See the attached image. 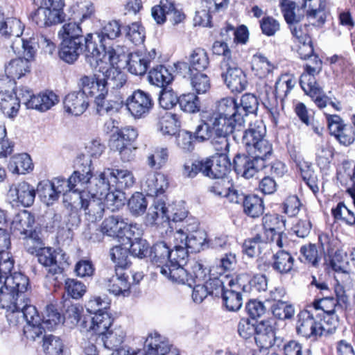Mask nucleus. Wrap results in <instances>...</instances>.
Returning <instances> with one entry per match:
<instances>
[{
  "label": "nucleus",
  "mask_w": 355,
  "mask_h": 355,
  "mask_svg": "<svg viewBox=\"0 0 355 355\" xmlns=\"http://www.w3.org/2000/svg\"><path fill=\"white\" fill-rule=\"evenodd\" d=\"M112 170L111 168H105L101 172L98 178L96 179V189L93 191H89L92 196L99 198H103L107 192L111 190L112 182H111Z\"/></svg>",
  "instance_id": "41"
},
{
  "label": "nucleus",
  "mask_w": 355,
  "mask_h": 355,
  "mask_svg": "<svg viewBox=\"0 0 355 355\" xmlns=\"http://www.w3.org/2000/svg\"><path fill=\"white\" fill-rule=\"evenodd\" d=\"M44 327L42 326V319L38 314L37 310L35 314L32 315L28 319L26 324L24 327V334L26 338L31 340H35L43 334Z\"/></svg>",
  "instance_id": "43"
},
{
  "label": "nucleus",
  "mask_w": 355,
  "mask_h": 355,
  "mask_svg": "<svg viewBox=\"0 0 355 355\" xmlns=\"http://www.w3.org/2000/svg\"><path fill=\"white\" fill-rule=\"evenodd\" d=\"M228 287L220 295L225 308L230 311H236L240 309L243 304L241 285L235 283L234 279H228Z\"/></svg>",
  "instance_id": "21"
},
{
  "label": "nucleus",
  "mask_w": 355,
  "mask_h": 355,
  "mask_svg": "<svg viewBox=\"0 0 355 355\" xmlns=\"http://www.w3.org/2000/svg\"><path fill=\"white\" fill-rule=\"evenodd\" d=\"M103 64H100L96 68H98V71L102 72L104 75L103 78H100L97 80V82L94 84V87L92 88V92H88L87 96H102L106 95L108 91L107 84L109 80H113L118 77L119 79H121L123 75L119 72L114 66L107 64V60H104Z\"/></svg>",
  "instance_id": "16"
},
{
  "label": "nucleus",
  "mask_w": 355,
  "mask_h": 355,
  "mask_svg": "<svg viewBox=\"0 0 355 355\" xmlns=\"http://www.w3.org/2000/svg\"><path fill=\"white\" fill-rule=\"evenodd\" d=\"M148 80L150 84L159 87H163L172 81L173 76L166 67L163 65H159L150 70Z\"/></svg>",
  "instance_id": "40"
},
{
  "label": "nucleus",
  "mask_w": 355,
  "mask_h": 355,
  "mask_svg": "<svg viewBox=\"0 0 355 355\" xmlns=\"http://www.w3.org/2000/svg\"><path fill=\"white\" fill-rule=\"evenodd\" d=\"M274 68L273 64H271L266 57L261 54L254 55L252 69L259 77L263 78L266 76L272 71Z\"/></svg>",
  "instance_id": "50"
},
{
  "label": "nucleus",
  "mask_w": 355,
  "mask_h": 355,
  "mask_svg": "<svg viewBox=\"0 0 355 355\" xmlns=\"http://www.w3.org/2000/svg\"><path fill=\"white\" fill-rule=\"evenodd\" d=\"M295 85L294 80L287 75L280 76L275 83V91L270 86L266 85L263 94V104L272 117V121L277 124L279 107L278 98L286 97Z\"/></svg>",
  "instance_id": "4"
},
{
  "label": "nucleus",
  "mask_w": 355,
  "mask_h": 355,
  "mask_svg": "<svg viewBox=\"0 0 355 355\" xmlns=\"http://www.w3.org/2000/svg\"><path fill=\"white\" fill-rule=\"evenodd\" d=\"M34 223V216L28 211L24 210L15 216L12 227L21 234L28 235L33 232L32 226Z\"/></svg>",
  "instance_id": "35"
},
{
  "label": "nucleus",
  "mask_w": 355,
  "mask_h": 355,
  "mask_svg": "<svg viewBox=\"0 0 355 355\" xmlns=\"http://www.w3.org/2000/svg\"><path fill=\"white\" fill-rule=\"evenodd\" d=\"M330 134L334 135L340 144L349 146L355 140V130L350 125L344 123L336 114H325Z\"/></svg>",
  "instance_id": "9"
},
{
  "label": "nucleus",
  "mask_w": 355,
  "mask_h": 355,
  "mask_svg": "<svg viewBox=\"0 0 355 355\" xmlns=\"http://www.w3.org/2000/svg\"><path fill=\"white\" fill-rule=\"evenodd\" d=\"M8 168L13 173L25 174L33 168L30 156L26 153L13 156L9 163Z\"/></svg>",
  "instance_id": "44"
},
{
  "label": "nucleus",
  "mask_w": 355,
  "mask_h": 355,
  "mask_svg": "<svg viewBox=\"0 0 355 355\" xmlns=\"http://www.w3.org/2000/svg\"><path fill=\"white\" fill-rule=\"evenodd\" d=\"M243 207L244 213L252 218L260 216L264 210L263 200L256 195L246 196L243 202Z\"/></svg>",
  "instance_id": "42"
},
{
  "label": "nucleus",
  "mask_w": 355,
  "mask_h": 355,
  "mask_svg": "<svg viewBox=\"0 0 355 355\" xmlns=\"http://www.w3.org/2000/svg\"><path fill=\"white\" fill-rule=\"evenodd\" d=\"M266 130L262 121H257L250 125L243 135V142L248 148L265 138Z\"/></svg>",
  "instance_id": "33"
},
{
  "label": "nucleus",
  "mask_w": 355,
  "mask_h": 355,
  "mask_svg": "<svg viewBox=\"0 0 355 355\" xmlns=\"http://www.w3.org/2000/svg\"><path fill=\"white\" fill-rule=\"evenodd\" d=\"M320 259L321 254H319L315 245L309 244L301 248L300 259L302 263L315 266Z\"/></svg>",
  "instance_id": "60"
},
{
  "label": "nucleus",
  "mask_w": 355,
  "mask_h": 355,
  "mask_svg": "<svg viewBox=\"0 0 355 355\" xmlns=\"http://www.w3.org/2000/svg\"><path fill=\"white\" fill-rule=\"evenodd\" d=\"M22 26L19 20L13 18H8L6 21L0 22V34L5 37H14L15 40L10 45L15 53L21 46L24 58H28L31 61L36 53V48L38 47L37 35H33L28 38H21L22 34Z\"/></svg>",
  "instance_id": "2"
},
{
  "label": "nucleus",
  "mask_w": 355,
  "mask_h": 355,
  "mask_svg": "<svg viewBox=\"0 0 355 355\" xmlns=\"http://www.w3.org/2000/svg\"><path fill=\"white\" fill-rule=\"evenodd\" d=\"M128 205L133 215L140 216L145 213L148 203L141 193L136 192L130 198Z\"/></svg>",
  "instance_id": "64"
},
{
  "label": "nucleus",
  "mask_w": 355,
  "mask_h": 355,
  "mask_svg": "<svg viewBox=\"0 0 355 355\" xmlns=\"http://www.w3.org/2000/svg\"><path fill=\"white\" fill-rule=\"evenodd\" d=\"M100 231L103 234L117 239L119 241L139 239L143 234L140 225L128 223L122 216L112 215L106 218L102 223Z\"/></svg>",
  "instance_id": "3"
},
{
  "label": "nucleus",
  "mask_w": 355,
  "mask_h": 355,
  "mask_svg": "<svg viewBox=\"0 0 355 355\" xmlns=\"http://www.w3.org/2000/svg\"><path fill=\"white\" fill-rule=\"evenodd\" d=\"M178 126L176 115L171 113H166L159 122V130L163 135H175Z\"/></svg>",
  "instance_id": "62"
},
{
  "label": "nucleus",
  "mask_w": 355,
  "mask_h": 355,
  "mask_svg": "<svg viewBox=\"0 0 355 355\" xmlns=\"http://www.w3.org/2000/svg\"><path fill=\"white\" fill-rule=\"evenodd\" d=\"M320 322L315 320L312 313L307 310L300 311L297 315V332L306 338L322 335Z\"/></svg>",
  "instance_id": "19"
},
{
  "label": "nucleus",
  "mask_w": 355,
  "mask_h": 355,
  "mask_svg": "<svg viewBox=\"0 0 355 355\" xmlns=\"http://www.w3.org/2000/svg\"><path fill=\"white\" fill-rule=\"evenodd\" d=\"M36 310L35 306L29 304L27 300L22 305L19 303L15 307L6 310V316L10 325L17 326L24 321L26 322L32 315L35 314Z\"/></svg>",
  "instance_id": "24"
},
{
  "label": "nucleus",
  "mask_w": 355,
  "mask_h": 355,
  "mask_svg": "<svg viewBox=\"0 0 355 355\" xmlns=\"http://www.w3.org/2000/svg\"><path fill=\"white\" fill-rule=\"evenodd\" d=\"M92 160L89 155H80L77 157L76 161H75V166H76V171L73 172V177L72 178V180H73L74 178H76L77 174H83L84 175L83 180H91L92 178Z\"/></svg>",
  "instance_id": "52"
},
{
  "label": "nucleus",
  "mask_w": 355,
  "mask_h": 355,
  "mask_svg": "<svg viewBox=\"0 0 355 355\" xmlns=\"http://www.w3.org/2000/svg\"><path fill=\"white\" fill-rule=\"evenodd\" d=\"M227 268H195L193 272L198 281L205 282L210 295L220 297L228 287V279H233L226 274Z\"/></svg>",
  "instance_id": "6"
},
{
  "label": "nucleus",
  "mask_w": 355,
  "mask_h": 355,
  "mask_svg": "<svg viewBox=\"0 0 355 355\" xmlns=\"http://www.w3.org/2000/svg\"><path fill=\"white\" fill-rule=\"evenodd\" d=\"M121 35V24L118 20H111L104 24L94 33L85 35V60L92 68H96L104 60L114 66L119 61V56L112 47L113 41Z\"/></svg>",
  "instance_id": "1"
},
{
  "label": "nucleus",
  "mask_w": 355,
  "mask_h": 355,
  "mask_svg": "<svg viewBox=\"0 0 355 355\" xmlns=\"http://www.w3.org/2000/svg\"><path fill=\"white\" fill-rule=\"evenodd\" d=\"M31 71V61L28 58H17L11 60L6 66L5 71L8 78L19 79Z\"/></svg>",
  "instance_id": "29"
},
{
  "label": "nucleus",
  "mask_w": 355,
  "mask_h": 355,
  "mask_svg": "<svg viewBox=\"0 0 355 355\" xmlns=\"http://www.w3.org/2000/svg\"><path fill=\"white\" fill-rule=\"evenodd\" d=\"M168 187V178L162 173H148L143 182L144 190L150 196H157L159 194H162Z\"/></svg>",
  "instance_id": "23"
},
{
  "label": "nucleus",
  "mask_w": 355,
  "mask_h": 355,
  "mask_svg": "<svg viewBox=\"0 0 355 355\" xmlns=\"http://www.w3.org/2000/svg\"><path fill=\"white\" fill-rule=\"evenodd\" d=\"M212 112L230 119H234L238 123H244V119H242L241 114L239 113L238 103L232 97L220 99L217 103L216 110Z\"/></svg>",
  "instance_id": "28"
},
{
  "label": "nucleus",
  "mask_w": 355,
  "mask_h": 355,
  "mask_svg": "<svg viewBox=\"0 0 355 355\" xmlns=\"http://www.w3.org/2000/svg\"><path fill=\"white\" fill-rule=\"evenodd\" d=\"M254 339L258 347L255 355H267L275 341L274 329L268 321H261L257 324Z\"/></svg>",
  "instance_id": "15"
},
{
  "label": "nucleus",
  "mask_w": 355,
  "mask_h": 355,
  "mask_svg": "<svg viewBox=\"0 0 355 355\" xmlns=\"http://www.w3.org/2000/svg\"><path fill=\"white\" fill-rule=\"evenodd\" d=\"M146 355H178V349L157 333L151 334L146 340Z\"/></svg>",
  "instance_id": "20"
},
{
  "label": "nucleus",
  "mask_w": 355,
  "mask_h": 355,
  "mask_svg": "<svg viewBox=\"0 0 355 355\" xmlns=\"http://www.w3.org/2000/svg\"><path fill=\"white\" fill-rule=\"evenodd\" d=\"M30 19L39 27H47L62 22V14L58 11H53L46 9V7L37 8L30 15Z\"/></svg>",
  "instance_id": "25"
},
{
  "label": "nucleus",
  "mask_w": 355,
  "mask_h": 355,
  "mask_svg": "<svg viewBox=\"0 0 355 355\" xmlns=\"http://www.w3.org/2000/svg\"><path fill=\"white\" fill-rule=\"evenodd\" d=\"M248 150L252 153V156L257 159H261L265 162V159L268 156L271 155L272 152V147L269 141L264 138L248 147Z\"/></svg>",
  "instance_id": "56"
},
{
  "label": "nucleus",
  "mask_w": 355,
  "mask_h": 355,
  "mask_svg": "<svg viewBox=\"0 0 355 355\" xmlns=\"http://www.w3.org/2000/svg\"><path fill=\"white\" fill-rule=\"evenodd\" d=\"M178 103L181 110L188 113H195L200 110L199 98L193 93L181 95L179 97Z\"/></svg>",
  "instance_id": "58"
},
{
  "label": "nucleus",
  "mask_w": 355,
  "mask_h": 355,
  "mask_svg": "<svg viewBox=\"0 0 355 355\" xmlns=\"http://www.w3.org/2000/svg\"><path fill=\"white\" fill-rule=\"evenodd\" d=\"M129 268H110L102 272L103 277L98 280L111 294L116 296L128 297L130 294Z\"/></svg>",
  "instance_id": "5"
},
{
  "label": "nucleus",
  "mask_w": 355,
  "mask_h": 355,
  "mask_svg": "<svg viewBox=\"0 0 355 355\" xmlns=\"http://www.w3.org/2000/svg\"><path fill=\"white\" fill-rule=\"evenodd\" d=\"M5 276L3 284L8 288L15 290L19 296L27 291L29 285L28 278L19 272H9Z\"/></svg>",
  "instance_id": "37"
},
{
  "label": "nucleus",
  "mask_w": 355,
  "mask_h": 355,
  "mask_svg": "<svg viewBox=\"0 0 355 355\" xmlns=\"http://www.w3.org/2000/svg\"><path fill=\"white\" fill-rule=\"evenodd\" d=\"M42 321V324H43L46 329L53 330L57 326L62 323L63 318L57 309L53 305L51 304L46 306Z\"/></svg>",
  "instance_id": "51"
},
{
  "label": "nucleus",
  "mask_w": 355,
  "mask_h": 355,
  "mask_svg": "<svg viewBox=\"0 0 355 355\" xmlns=\"http://www.w3.org/2000/svg\"><path fill=\"white\" fill-rule=\"evenodd\" d=\"M204 175L220 179L224 178L230 171L231 163L226 155H218L211 159H205Z\"/></svg>",
  "instance_id": "18"
},
{
  "label": "nucleus",
  "mask_w": 355,
  "mask_h": 355,
  "mask_svg": "<svg viewBox=\"0 0 355 355\" xmlns=\"http://www.w3.org/2000/svg\"><path fill=\"white\" fill-rule=\"evenodd\" d=\"M85 49V42L62 40L58 52L60 58L68 64H73Z\"/></svg>",
  "instance_id": "27"
},
{
  "label": "nucleus",
  "mask_w": 355,
  "mask_h": 355,
  "mask_svg": "<svg viewBox=\"0 0 355 355\" xmlns=\"http://www.w3.org/2000/svg\"><path fill=\"white\" fill-rule=\"evenodd\" d=\"M126 106L132 116L135 119H142L150 112L154 101L150 94L137 89L128 97Z\"/></svg>",
  "instance_id": "8"
},
{
  "label": "nucleus",
  "mask_w": 355,
  "mask_h": 355,
  "mask_svg": "<svg viewBox=\"0 0 355 355\" xmlns=\"http://www.w3.org/2000/svg\"><path fill=\"white\" fill-rule=\"evenodd\" d=\"M58 102V96L53 92L40 93L33 96L31 101V108L45 112L51 109Z\"/></svg>",
  "instance_id": "36"
},
{
  "label": "nucleus",
  "mask_w": 355,
  "mask_h": 355,
  "mask_svg": "<svg viewBox=\"0 0 355 355\" xmlns=\"http://www.w3.org/2000/svg\"><path fill=\"white\" fill-rule=\"evenodd\" d=\"M262 225L265 234L272 239L276 233L284 226V222L278 215L266 214L262 218Z\"/></svg>",
  "instance_id": "47"
},
{
  "label": "nucleus",
  "mask_w": 355,
  "mask_h": 355,
  "mask_svg": "<svg viewBox=\"0 0 355 355\" xmlns=\"http://www.w3.org/2000/svg\"><path fill=\"white\" fill-rule=\"evenodd\" d=\"M258 101L257 97L252 94H243L241 99L240 103H238L239 113L241 114L242 119L248 114L254 113L258 109Z\"/></svg>",
  "instance_id": "55"
},
{
  "label": "nucleus",
  "mask_w": 355,
  "mask_h": 355,
  "mask_svg": "<svg viewBox=\"0 0 355 355\" xmlns=\"http://www.w3.org/2000/svg\"><path fill=\"white\" fill-rule=\"evenodd\" d=\"M190 78L191 87L197 94H205L210 89V80L206 74L190 73Z\"/></svg>",
  "instance_id": "63"
},
{
  "label": "nucleus",
  "mask_w": 355,
  "mask_h": 355,
  "mask_svg": "<svg viewBox=\"0 0 355 355\" xmlns=\"http://www.w3.org/2000/svg\"><path fill=\"white\" fill-rule=\"evenodd\" d=\"M63 103L64 108L67 113L80 116L87 109L89 100L83 92L77 91L68 94L65 96Z\"/></svg>",
  "instance_id": "22"
},
{
  "label": "nucleus",
  "mask_w": 355,
  "mask_h": 355,
  "mask_svg": "<svg viewBox=\"0 0 355 355\" xmlns=\"http://www.w3.org/2000/svg\"><path fill=\"white\" fill-rule=\"evenodd\" d=\"M8 195L16 204H19L24 207H29L35 202L36 190L33 185L23 181L12 184Z\"/></svg>",
  "instance_id": "14"
},
{
  "label": "nucleus",
  "mask_w": 355,
  "mask_h": 355,
  "mask_svg": "<svg viewBox=\"0 0 355 355\" xmlns=\"http://www.w3.org/2000/svg\"><path fill=\"white\" fill-rule=\"evenodd\" d=\"M291 157L295 162L296 167L300 171L304 180H310L311 176L314 175V171L311 163L306 162L300 154L295 151L291 152Z\"/></svg>",
  "instance_id": "57"
},
{
  "label": "nucleus",
  "mask_w": 355,
  "mask_h": 355,
  "mask_svg": "<svg viewBox=\"0 0 355 355\" xmlns=\"http://www.w3.org/2000/svg\"><path fill=\"white\" fill-rule=\"evenodd\" d=\"M236 173L246 179L252 178L265 167V162L254 156L237 154L233 160Z\"/></svg>",
  "instance_id": "13"
},
{
  "label": "nucleus",
  "mask_w": 355,
  "mask_h": 355,
  "mask_svg": "<svg viewBox=\"0 0 355 355\" xmlns=\"http://www.w3.org/2000/svg\"><path fill=\"white\" fill-rule=\"evenodd\" d=\"M209 64V59L207 51L202 48L193 50L188 58L189 71L200 72L205 70Z\"/></svg>",
  "instance_id": "32"
},
{
  "label": "nucleus",
  "mask_w": 355,
  "mask_h": 355,
  "mask_svg": "<svg viewBox=\"0 0 355 355\" xmlns=\"http://www.w3.org/2000/svg\"><path fill=\"white\" fill-rule=\"evenodd\" d=\"M168 159V149L166 147H157L148 156L147 163L152 168L160 169L166 164Z\"/></svg>",
  "instance_id": "49"
},
{
  "label": "nucleus",
  "mask_w": 355,
  "mask_h": 355,
  "mask_svg": "<svg viewBox=\"0 0 355 355\" xmlns=\"http://www.w3.org/2000/svg\"><path fill=\"white\" fill-rule=\"evenodd\" d=\"M125 31L126 37L135 45L144 42L145 40L144 28L139 22H134L128 25Z\"/></svg>",
  "instance_id": "61"
},
{
  "label": "nucleus",
  "mask_w": 355,
  "mask_h": 355,
  "mask_svg": "<svg viewBox=\"0 0 355 355\" xmlns=\"http://www.w3.org/2000/svg\"><path fill=\"white\" fill-rule=\"evenodd\" d=\"M79 200L81 209L85 211V220L89 224H95L102 219L105 205L101 198L94 197L90 192H82Z\"/></svg>",
  "instance_id": "10"
},
{
  "label": "nucleus",
  "mask_w": 355,
  "mask_h": 355,
  "mask_svg": "<svg viewBox=\"0 0 355 355\" xmlns=\"http://www.w3.org/2000/svg\"><path fill=\"white\" fill-rule=\"evenodd\" d=\"M58 36L62 40L81 42L85 43V36L83 35V30L79 24L69 22L64 24L58 32Z\"/></svg>",
  "instance_id": "38"
},
{
  "label": "nucleus",
  "mask_w": 355,
  "mask_h": 355,
  "mask_svg": "<svg viewBox=\"0 0 355 355\" xmlns=\"http://www.w3.org/2000/svg\"><path fill=\"white\" fill-rule=\"evenodd\" d=\"M160 273L168 280L178 284H188L191 286V283L196 279L195 268H159Z\"/></svg>",
  "instance_id": "26"
},
{
  "label": "nucleus",
  "mask_w": 355,
  "mask_h": 355,
  "mask_svg": "<svg viewBox=\"0 0 355 355\" xmlns=\"http://www.w3.org/2000/svg\"><path fill=\"white\" fill-rule=\"evenodd\" d=\"M27 300L24 294L19 296L15 290L7 287L4 284L0 286V306L2 309H10L15 307L19 303L20 305H22Z\"/></svg>",
  "instance_id": "30"
},
{
  "label": "nucleus",
  "mask_w": 355,
  "mask_h": 355,
  "mask_svg": "<svg viewBox=\"0 0 355 355\" xmlns=\"http://www.w3.org/2000/svg\"><path fill=\"white\" fill-rule=\"evenodd\" d=\"M203 121L211 127L213 132L232 134L239 131L243 123H238L234 119H230L213 112H205L202 115Z\"/></svg>",
  "instance_id": "11"
},
{
  "label": "nucleus",
  "mask_w": 355,
  "mask_h": 355,
  "mask_svg": "<svg viewBox=\"0 0 355 355\" xmlns=\"http://www.w3.org/2000/svg\"><path fill=\"white\" fill-rule=\"evenodd\" d=\"M220 68L223 71L222 78L232 92L240 93L246 89V75L235 61L226 60L221 62Z\"/></svg>",
  "instance_id": "7"
},
{
  "label": "nucleus",
  "mask_w": 355,
  "mask_h": 355,
  "mask_svg": "<svg viewBox=\"0 0 355 355\" xmlns=\"http://www.w3.org/2000/svg\"><path fill=\"white\" fill-rule=\"evenodd\" d=\"M309 71H304L300 76V84L303 91L308 95L315 94L320 89H322L316 82L315 76Z\"/></svg>",
  "instance_id": "59"
},
{
  "label": "nucleus",
  "mask_w": 355,
  "mask_h": 355,
  "mask_svg": "<svg viewBox=\"0 0 355 355\" xmlns=\"http://www.w3.org/2000/svg\"><path fill=\"white\" fill-rule=\"evenodd\" d=\"M42 347L46 355H62L64 345L62 340L58 336H45Z\"/></svg>",
  "instance_id": "54"
},
{
  "label": "nucleus",
  "mask_w": 355,
  "mask_h": 355,
  "mask_svg": "<svg viewBox=\"0 0 355 355\" xmlns=\"http://www.w3.org/2000/svg\"><path fill=\"white\" fill-rule=\"evenodd\" d=\"M37 191L41 200L47 206L52 205L59 199L58 194L50 180L40 182L37 184Z\"/></svg>",
  "instance_id": "45"
},
{
  "label": "nucleus",
  "mask_w": 355,
  "mask_h": 355,
  "mask_svg": "<svg viewBox=\"0 0 355 355\" xmlns=\"http://www.w3.org/2000/svg\"><path fill=\"white\" fill-rule=\"evenodd\" d=\"M83 308L78 304L67 306L63 316V321L69 327L78 326L81 330V323L83 320H87L88 316L83 315Z\"/></svg>",
  "instance_id": "34"
},
{
  "label": "nucleus",
  "mask_w": 355,
  "mask_h": 355,
  "mask_svg": "<svg viewBox=\"0 0 355 355\" xmlns=\"http://www.w3.org/2000/svg\"><path fill=\"white\" fill-rule=\"evenodd\" d=\"M155 57L156 51L154 49L150 51H137L131 53L127 60V69L133 75L144 76Z\"/></svg>",
  "instance_id": "12"
},
{
  "label": "nucleus",
  "mask_w": 355,
  "mask_h": 355,
  "mask_svg": "<svg viewBox=\"0 0 355 355\" xmlns=\"http://www.w3.org/2000/svg\"><path fill=\"white\" fill-rule=\"evenodd\" d=\"M111 176V182L112 187H116L119 189L130 188L135 184V178L131 171L127 169H114Z\"/></svg>",
  "instance_id": "39"
},
{
  "label": "nucleus",
  "mask_w": 355,
  "mask_h": 355,
  "mask_svg": "<svg viewBox=\"0 0 355 355\" xmlns=\"http://www.w3.org/2000/svg\"><path fill=\"white\" fill-rule=\"evenodd\" d=\"M206 234L202 230H196L188 234L184 247L191 253L198 252L205 245Z\"/></svg>",
  "instance_id": "48"
},
{
  "label": "nucleus",
  "mask_w": 355,
  "mask_h": 355,
  "mask_svg": "<svg viewBox=\"0 0 355 355\" xmlns=\"http://www.w3.org/2000/svg\"><path fill=\"white\" fill-rule=\"evenodd\" d=\"M110 256L112 261L116 264L115 266H128V265L132 264L130 252L126 247L121 245L113 247L110 250Z\"/></svg>",
  "instance_id": "53"
},
{
  "label": "nucleus",
  "mask_w": 355,
  "mask_h": 355,
  "mask_svg": "<svg viewBox=\"0 0 355 355\" xmlns=\"http://www.w3.org/2000/svg\"><path fill=\"white\" fill-rule=\"evenodd\" d=\"M171 252V250L164 241L157 242L154 244L152 249V259L157 264V266H161V264L168 266L167 263L170 259Z\"/></svg>",
  "instance_id": "46"
},
{
  "label": "nucleus",
  "mask_w": 355,
  "mask_h": 355,
  "mask_svg": "<svg viewBox=\"0 0 355 355\" xmlns=\"http://www.w3.org/2000/svg\"><path fill=\"white\" fill-rule=\"evenodd\" d=\"M112 318L107 312L96 313L92 318L81 323V331L92 332L100 338L106 333L112 324Z\"/></svg>",
  "instance_id": "17"
},
{
  "label": "nucleus",
  "mask_w": 355,
  "mask_h": 355,
  "mask_svg": "<svg viewBox=\"0 0 355 355\" xmlns=\"http://www.w3.org/2000/svg\"><path fill=\"white\" fill-rule=\"evenodd\" d=\"M94 103L97 113L100 115H103L113 111H117L122 101L119 98L110 95L107 92L106 95L96 96Z\"/></svg>",
  "instance_id": "31"
}]
</instances>
